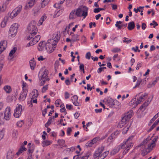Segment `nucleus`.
I'll return each mask as SVG.
<instances>
[{"instance_id":"f257e3e1","label":"nucleus","mask_w":159,"mask_h":159,"mask_svg":"<svg viewBox=\"0 0 159 159\" xmlns=\"http://www.w3.org/2000/svg\"><path fill=\"white\" fill-rule=\"evenodd\" d=\"M156 140V139H154L152 140V142H151L149 138H148L143 141L139 146H142L143 148L146 150H152L155 146V145L154 143Z\"/></svg>"},{"instance_id":"f03ea898","label":"nucleus","mask_w":159,"mask_h":159,"mask_svg":"<svg viewBox=\"0 0 159 159\" xmlns=\"http://www.w3.org/2000/svg\"><path fill=\"white\" fill-rule=\"evenodd\" d=\"M36 23L33 21H31L28 25V30L29 33L30 34L28 37L27 39L30 40L34 36L37 32V29L36 26Z\"/></svg>"},{"instance_id":"7ed1b4c3","label":"nucleus","mask_w":159,"mask_h":159,"mask_svg":"<svg viewBox=\"0 0 159 159\" xmlns=\"http://www.w3.org/2000/svg\"><path fill=\"white\" fill-rule=\"evenodd\" d=\"M88 8L86 6H81L76 10L75 14L78 17L83 16L85 18L88 15Z\"/></svg>"},{"instance_id":"20e7f679","label":"nucleus","mask_w":159,"mask_h":159,"mask_svg":"<svg viewBox=\"0 0 159 159\" xmlns=\"http://www.w3.org/2000/svg\"><path fill=\"white\" fill-rule=\"evenodd\" d=\"M133 138V137H129L125 143H124L123 144L120 145L122 149H124L125 148H128L127 149H125L124 151L123 152L124 154H125L128 151L129 148L133 147V144L131 142Z\"/></svg>"},{"instance_id":"39448f33","label":"nucleus","mask_w":159,"mask_h":159,"mask_svg":"<svg viewBox=\"0 0 159 159\" xmlns=\"http://www.w3.org/2000/svg\"><path fill=\"white\" fill-rule=\"evenodd\" d=\"M56 44L53 42L52 39H49L45 44V48L49 52H52L55 49Z\"/></svg>"},{"instance_id":"423d86ee","label":"nucleus","mask_w":159,"mask_h":159,"mask_svg":"<svg viewBox=\"0 0 159 159\" xmlns=\"http://www.w3.org/2000/svg\"><path fill=\"white\" fill-rule=\"evenodd\" d=\"M18 26V24L15 23L13 24L10 28V34H11L12 37H14L16 35L17 32Z\"/></svg>"},{"instance_id":"0eeeda50","label":"nucleus","mask_w":159,"mask_h":159,"mask_svg":"<svg viewBox=\"0 0 159 159\" xmlns=\"http://www.w3.org/2000/svg\"><path fill=\"white\" fill-rule=\"evenodd\" d=\"M22 110V106L21 105L19 104L15 109L14 114V116L16 118H19L20 116Z\"/></svg>"},{"instance_id":"6e6552de","label":"nucleus","mask_w":159,"mask_h":159,"mask_svg":"<svg viewBox=\"0 0 159 159\" xmlns=\"http://www.w3.org/2000/svg\"><path fill=\"white\" fill-rule=\"evenodd\" d=\"M11 117V109L9 107H7L4 112V118L6 120H9Z\"/></svg>"},{"instance_id":"1a4fd4ad","label":"nucleus","mask_w":159,"mask_h":159,"mask_svg":"<svg viewBox=\"0 0 159 159\" xmlns=\"http://www.w3.org/2000/svg\"><path fill=\"white\" fill-rule=\"evenodd\" d=\"M32 93L33 94L30 101L32 103H37V101L36 98L38 97L39 95L38 91L36 89H34L32 92Z\"/></svg>"},{"instance_id":"9d476101","label":"nucleus","mask_w":159,"mask_h":159,"mask_svg":"<svg viewBox=\"0 0 159 159\" xmlns=\"http://www.w3.org/2000/svg\"><path fill=\"white\" fill-rule=\"evenodd\" d=\"M104 148L103 146H101V147L98 148L93 154L94 158H96L98 157H99V158H100L101 154L103 151Z\"/></svg>"},{"instance_id":"9b49d317","label":"nucleus","mask_w":159,"mask_h":159,"mask_svg":"<svg viewBox=\"0 0 159 159\" xmlns=\"http://www.w3.org/2000/svg\"><path fill=\"white\" fill-rule=\"evenodd\" d=\"M60 38V32H57L54 33L52 37V39L53 40V42L55 43L56 44L58 41L59 40Z\"/></svg>"},{"instance_id":"f8f14e48","label":"nucleus","mask_w":159,"mask_h":159,"mask_svg":"<svg viewBox=\"0 0 159 159\" xmlns=\"http://www.w3.org/2000/svg\"><path fill=\"white\" fill-rule=\"evenodd\" d=\"M27 93V90L26 89H23V92L20 93L19 98L20 101H23L25 98Z\"/></svg>"},{"instance_id":"ddd939ff","label":"nucleus","mask_w":159,"mask_h":159,"mask_svg":"<svg viewBox=\"0 0 159 159\" xmlns=\"http://www.w3.org/2000/svg\"><path fill=\"white\" fill-rule=\"evenodd\" d=\"M48 70H45L43 72L41 76L39 77V80H45L48 81L49 79L48 78Z\"/></svg>"},{"instance_id":"4468645a","label":"nucleus","mask_w":159,"mask_h":159,"mask_svg":"<svg viewBox=\"0 0 159 159\" xmlns=\"http://www.w3.org/2000/svg\"><path fill=\"white\" fill-rule=\"evenodd\" d=\"M7 42L5 41H1L0 43V54L4 51L7 47Z\"/></svg>"},{"instance_id":"2eb2a0df","label":"nucleus","mask_w":159,"mask_h":159,"mask_svg":"<svg viewBox=\"0 0 159 159\" xmlns=\"http://www.w3.org/2000/svg\"><path fill=\"white\" fill-rule=\"evenodd\" d=\"M128 121V120L123 117L121 121L118 124V127L119 128H121L122 127L124 126Z\"/></svg>"},{"instance_id":"dca6fc26","label":"nucleus","mask_w":159,"mask_h":159,"mask_svg":"<svg viewBox=\"0 0 159 159\" xmlns=\"http://www.w3.org/2000/svg\"><path fill=\"white\" fill-rule=\"evenodd\" d=\"M35 3V0H30L26 4L25 7L26 9H29Z\"/></svg>"},{"instance_id":"f3484780","label":"nucleus","mask_w":159,"mask_h":159,"mask_svg":"<svg viewBox=\"0 0 159 159\" xmlns=\"http://www.w3.org/2000/svg\"><path fill=\"white\" fill-rule=\"evenodd\" d=\"M133 114V111L131 110L128 112L123 117L129 121V119L131 117Z\"/></svg>"},{"instance_id":"a211bd4d","label":"nucleus","mask_w":159,"mask_h":159,"mask_svg":"<svg viewBox=\"0 0 159 159\" xmlns=\"http://www.w3.org/2000/svg\"><path fill=\"white\" fill-rule=\"evenodd\" d=\"M45 43L44 41L41 42L39 44V46L38 47V49L39 51H42L44 48L45 46Z\"/></svg>"},{"instance_id":"6ab92c4d","label":"nucleus","mask_w":159,"mask_h":159,"mask_svg":"<svg viewBox=\"0 0 159 159\" xmlns=\"http://www.w3.org/2000/svg\"><path fill=\"white\" fill-rule=\"evenodd\" d=\"M121 148V147L120 146H119L116 147L114 149H113L110 152V154L111 155H114L117 153L120 149Z\"/></svg>"},{"instance_id":"aec40b11","label":"nucleus","mask_w":159,"mask_h":159,"mask_svg":"<svg viewBox=\"0 0 159 159\" xmlns=\"http://www.w3.org/2000/svg\"><path fill=\"white\" fill-rule=\"evenodd\" d=\"M75 12L76 11L75 10H72L69 16V19H74L76 18V15L75 14Z\"/></svg>"},{"instance_id":"412c9836","label":"nucleus","mask_w":159,"mask_h":159,"mask_svg":"<svg viewBox=\"0 0 159 159\" xmlns=\"http://www.w3.org/2000/svg\"><path fill=\"white\" fill-rule=\"evenodd\" d=\"M14 156V153L11 151H8L7 154V159H12Z\"/></svg>"},{"instance_id":"4be33fe9","label":"nucleus","mask_w":159,"mask_h":159,"mask_svg":"<svg viewBox=\"0 0 159 159\" xmlns=\"http://www.w3.org/2000/svg\"><path fill=\"white\" fill-rule=\"evenodd\" d=\"M40 38V36L39 35H37L31 41L34 45L39 41Z\"/></svg>"},{"instance_id":"5701e85b","label":"nucleus","mask_w":159,"mask_h":159,"mask_svg":"<svg viewBox=\"0 0 159 159\" xmlns=\"http://www.w3.org/2000/svg\"><path fill=\"white\" fill-rule=\"evenodd\" d=\"M8 20V18L7 17H4L3 20L1 24V26L2 28H4L6 26L7 22Z\"/></svg>"},{"instance_id":"b1692460","label":"nucleus","mask_w":159,"mask_h":159,"mask_svg":"<svg viewBox=\"0 0 159 159\" xmlns=\"http://www.w3.org/2000/svg\"><path fill=\"white\" fill-rule=\"evenodd\" d=\"M107 104L110 107H112L114 105V103L113 99L111 98H109L107 101Z\"/></svg>"},{"instance_id":"393cba45","label":"nucleus","mask_w":159,"mask_h":159,"mask_svg":"<svg viewBox=\"0 0 159 159\" xmlns=\"http://www.w3.org/2000/svg\"><path fill=\"white\" fill-rule=\"evenodd\" d=\"M134 23L133 21L131 22L128 24V28L129 30H132L135 27Z\"/></svg>"},{"instance_id":"a878e982","label":"nucleus","mask_w":159,"mask_h":159,"mask_svg":"<svg viewBox=\"0 0 159 159\" xmlns=\"http://www.w3.org/2000/svg\"><path fill=\"white\" fill-rule=\"evenodd\" d=\"M29 63L31 69L34 70L36 65L35 62L34 60L32 59L30 60Z\"/></svg>"},{"instance_id":"bb28decb","label":"nucleus","mask_w":159,"mask_h":159,"mask_svg":"<svg viewBox=\"0 0 159 159\" xmlns=\"http://www.w3.org/2000/svg\"><path fill=\"white\" fill-rule=\"evenodd\" d=\"M50 0H43L41 4V7L42 8L45 7L49 3Z\"/></svg>"},{"instance_id":"cd10ccee","label":"nucleus","mask_w":159,"mask_h":159,"mask_svg":"<svg viewBox=\"0 0 159 159\" xmlns=\"http://www.w3.org/2000/svg\"><path fill=\"white\" fill-rule=\"evenodd\" d=\"M46 18L47 16H46V15H44L43 16L39 21L38 24V25H42L43 22L46 19Z\"/></svg>"},{"instance_id":"c85d7f7f","label":"nucleus","mask_w":159,"mask_h":159,"mask_svg":"<svg viewBox=\"0 0 159 159\" xmlns=\"http://www.w3.org/2000/svg\"><path fill=\"white\" fill-rule=\"evenodd\" d=\"M26 148L24 146L22 145L21 147L19 149L18 152L16 153V154L18 155L21 153L23 151H26Z\"/></svg>"},{"instance_id":"c756f323","label":"nucleus","mask_w":159,"mask_h":159,"mask_svg":"<svg viewBox=\"0 0 159 159\" xmlns=\"http://www.w3.org/2000/svg\"><path fill=\"white\" fill-rule=\"evenodd\" d=\"M22 8V6L21 5H19L18 7L15 8L14 10L16 12L17 14L18 15L19 14L21 11Z\"/></svg>"},{"instance_id":"7c9ffc66","label":"nucleus","mask_w":159,"mask_h":159,"mask_svg":"<svg viewBox=\"0 0 159 159\" xmlns=\"http://www.w3.org/2000/svg\"><path fill=\"white\" fill-rule=\"evenodd\" d=\"M8 14L9 15L10 17L11 18H13L18 15L16 12L14 10L10 13V14L8 13Z\"/></svg>"},{"instance_id":"2f4dec72","label":"nucleus","mask_w":159,"mask_h":159,"mask_svg":"<svg viewBox=\"0 0 159 159\" xmlns=\"http://www.w3.org/2000/svg\"><path fill=\"white\" fill-rule=\"evenodd\" d=\"M150 101H147V102H144L140 107V110H142L143 108H145L146 107H147L150 103Z\"/></svg>"},{"instance_id":"473e14b6","label":"nucleus","mask_w":159,"mask_h":159,"mask_svg":"<svg viewBox=\"0 0 159 159\" xmlns=\"http://www.w3.org/2000/svg\"><path fill=\"white\" fill-rule=\"evenodd\" d=\"M71 34H72V38H71V41L73 42L76 41L77 40L78 35L77 34H75L73 33Z\"/></svg>"},{"instance_id":"72a5a7b5","label":"nucleus","mask_w":159,"mask_h":159,"mask_svg":"<svg viewBox=\"0 0 159 159\" xmlns=\"http://www.w3.org/2000/svg\"><path fill=\"white\" fill-rule=\"evenodd\" d=\"M73 98H74L75 100H76V101L73 102V104L75 106H79V103L77 102L78 98V97L76 95H74L73 97Z\"/></svg>"},{"instance_id":"f704fd0d","label":"nucleus","mask_w":159,"mask_h":159,"mask_svg":"<svg viewBox=\"0 0 159 159\" xmlns=\"http://www.w3.org/2000/svg\"><path fill=\"white\" fill-rule=\"evenodd\" d=\"M4 89L7 93H10L11 91V89L10 86H5L4 88Z\"/></svg>"},{"instance_id":"c9c22d12","label":"nucleus","mask_w":159,"mask_h":159,"mask_svg":"<svg viewBox=\"0 0 159 159\" xmlns=\"http://www.w3.org/2000/svg\"><path fill=\"white\" fill-rule=\"evenodd\" d=\"M109 153V151H106L103 153L102 154H101L100 156V158L102 159H104L108 154Z\"/></svg>"},{"instance_id":"e433bc0d","label":"nucleus","mask_w":159,"mask_h":159,"mask_svg":"<svg viewBox=\"0 0 159 159\" xmlns=\"http://www.w3.org/2000/svg\"><path fill=\"white\" fill-rule=\"evenodd\" d=\"M51 143L49 141H44L42 142L43 146V147L48 146L50 145Z\"/></svg>"},{"instance_id":"4c0bfd02","label":"nucleus","mask_w":159,"mask_h":159,"mask_svg":"<svg viewBox=\"0 0 159 159\" xmlns=\"http://www.w3.org/2000/svg\"><path fill=\"white\" fill-rule=\"evenodd\" d=\"M5 130L4 129H2L0 131V140H1L3 138Z\"/></svg>"},{"instance_id":"58836bf2","label":"nucleus","mask_w":159,"mask_h":159,"mask_svg":"<svg viewBox=\"0 0 159 159\" xmlns=\"http://www.w3.org/2000/svg\"><path fill=\"white\" fill-rule=\"evenodd\" d=\"M17 50V48L16 47H14L13 48V49L10 52L9 56L10 57H11L14 54V53L16 52Z\"/></svg>"},{"instance_id":"ea45409f","label":"nucleus","mask_w":159,"mask_h":159,"mask_svg":"<svg viewBox=\"0 0 159 159\" xmlns=\"http://www.w3.org/2000/svg\"><path fill=\"white\" fill-rule=\"evenodd\" d=\"M159 122V120H157L153 124V125L151 127L150 129H149V131H150L152 130L153 129L154 127L156 126L158 124V123Z\"/></svg>"},{"instance_id":"a19ab883","label":"nucleus","mask_w":159,"mask_h":159,"mask_svg":"<svg viewBox=\"0 0 159 159\" xmlns=\"http://www.w3.org/2000/svg\"><path fill=\"white\" fill-rule=\"evenodd\" d=\"M52 118L50 117L48 120V121L45 124V126L46 127H48L50 125L52 122Z\"/></svg>"},{"instance_id":"79ce46f5","label":"nucleus","mask_w":159,"mask_h":159,"mask_svg":"<svg viewBox=\"0 0 159 159\" xmlns=\"http://www.w3.org/2000/svg\"><path fill=\"white\" fill-rule=\"evenodd\" d=\"M129 126L127 125L126 127H125L123 129L122 133L123 134H125L128 131V130L129 128Z\"/></svg>"},{"instance_id":"37998d69","label":"nucleus","mask_w":159,"mask_h":159,"mask_svg":"<svg viewBox=\"0 0 159 159\" xmlns=\"http://www.w3.org/2000/svg\"><path fill=\"white\" fill-rule=\"evenodd\" d=\"M94 144H93V143L92 142V141H89L86 144V146L87 147H91L92 145Z\"/></svg>"},{"instance_id":"c03bdc74","label":"nucleus","mask_w":159,"mask_h":159,"mask_svg":"<svg viewBox=\"0 0 159 159\" xmlns=\"http://www.w3.org/2000/svg\"><path fill=\"white\" fill-rule=\"evenodd\" d=\"M34 149V146L32 145L31 146H29L28 149V152L29 153H32L33 152Z\"/></svg>"},{"instance_id":"a18cd8bd","label":"nucleus","mask_w":159,"mask_h":159,"mask_svg":"<svg viewBox=\"0 0 159 159\" xmlns=\"http://www.w3.org/2000/svg\"><path fill=\"white\" fill-rule=\"evenodd\" d=\"M120 51V49L119 48H113L112 50L111 51L113 53H116L118 52H119Z\"/></svg>"},{"instance_id":"49530a36","label":"nucleus","mask_w":159,"mask_h":159,"mask_svg":"<svg viewBox=\"0 0 159 159\" xmlns=\"http://www.w3.org/2000/svg\"><path fill=\"white\" fill-rule=\"evenodd\" d=\"M79 64H80V70L83 71L84 73V66L83 64H80L79 62L78 63Z\"/></svg>"},{"instance_id":"de8ad7c7","label":"nucleus","mask_w":159,"mask_h":159,"mask_svg":"<svg viewBox=\"0 0 159 159\" xmlns=\"http://www.w3.org/2000/svg\"><path fill=\"white\" fill-rule=\"evenodd\" d=\"M48 85H46L44 86L42 89V93L45 92L46 90L48 89Z\"/></svg>"},{"instance_id":"09e8293b","label":"nucleus","mask_w":159,"mask_h":159,"mask_svg":"<svg viewBox=\"0 0 159 159\" xmlns=\"http://www.w3.org/2000/svg\"><path fill=\"white\" fill-rule=\"evenodd\" d=\"M40 82L39 83V85L40 86H42L44 84L46 80H39Z\"/></svg>"},{"instance_id":"8fccbe9b","label":"nucleus","mask_w":159,"mask_h":159,"mask_svg":"<svg viewBox=\"0 0 159 159\" xmlns=\"http://www.w3.org/2000/svg\"><path fill=\"white\" fill-rule=\"evenodd\" d=\"M91 57V55L90 52H87L85 56L86 58L87 59H89Z\"/></svg>"},{"instance_id":"3c124183","label":"nucleus","mask_w":159,"mask_h":159,"mask_svg":"<svg viewBox=\"0 0 159 159\" xmlns=\"http://www.w3.org/2000/svg\"><path fill=\"white\" fill-rule=\"evenodd\" d=\"M24 122H23V121L21 120L20 121H18L17 123V126L21 127L22 125L23 124Z\"/></svg>"},{"instance_id":"603ef678","label":"nucleus","mask_w":159,"mask_h":159,"mask_svg":"<svg viewBox=\"0 0 159 159\" xmlns=\"http://www.w3.org/2000/svg\"><path fill=\"white\" fill-rule=\"evenodd\" d=\"M106 67H100L99 68L98 70V73H100L104 69H106Z\"/></svg>"},{"instance_id":"864d4df0","label":"nucleus","mask_w":159,"mask_h":159,"mask_svg":"<svg viewBox=\"0 0 159 159\" xmlns=\"http://www.w3.org/2000/svg\"><path fill=\"white\" fill-rule=\"evenodd\" d=\"M72 131V129L71 128L69 127L67 128V133L68 135H70V133Z\"/></svg>"},{"instance_id":"5fc2aeb1","label":"nucleus","mask_w":159,"mask_h":159,"mask_svg":"<svg viewBox=\"0 0 159 159\" xmlns=\"http://www.w3.org/2000/svg\"><path fill=\"white\" fill-rule=\"evenodd\" d=\"M147 94L146 93H145L144 95L143 96H141L139 98L142 101L143 100H144L145 98L147 96Z\"/></svg>"},{"instance_id":"6e6d98bb","label":"nucleus","mask_w":159,"mask_h":159,"mask_svg":"<svg viewBox=\"0 0 159 159\" xmlns=\"http://www.w3.org/2000/svg\"><path fill=\"white\" fill-rule=\"evenodd\" d=\"M113 139V137L112 136V135H111V136H110L107 139V141L108 142L111 143V141Z\"/></svg>"},{"instance_id":"4d7b16f0","label":"nucleus","mask_w":159,"mask_h":159,"mask_svg":"<svg viewBox=\"0 0 159 159\" xmlns=\"http://www.w3.org/2000/svg\"><path fill=\"white\" fill-rule=\"evenodd\" d=\"M98 139V137H96L93 139L91 141L93 143V144H95L97 142Z\"/></svg>"},{"instance_id":"13d9d810","label":"nucleus","mask_w":159,"mask_h":159,"mask_svg":"<svg viewBox=\"0 0 159 159\" xmlns=\"http://www.w3.org/2000/svg\"><path fill=\"white\" fill-rule=\"evenodd\" d=\"M141 82V80H138L137 81V83L136 84L134 88H135L138 86L139 84H140V83Z\"/></svg>"},{"instance_id":"bf43d9fd","label":"nucleus","mask_w":159,"mask_h":159,"mask_svg":"<svg viewBox=\"0 0 159 159\" xmlns=\"http://www.w3.org/2000/svg\"><path fill=\"white\" fill-rule=\"evenodd\" d=\"M75 148L71 147L70 148H68L66 149V151L70 152V151H73L75 150Z\"/></svg>"},{"instance_id":"052dcab7","label":"nucleus","mask_w":159,"mask_h":159,"mask_svg":"<svg viewBox=\"0 0 159 159\" xmlns=\"http://www.w3.org/2000/svg\"><path fill=\"white\" fill-rule=\"evenodd\" d=\"M123 25H119L117 23H116V24H115L116 26L118 27V29H121Z\"/></svg>"},{"instance_id":"680f3d73","label":"nucleus","mask_w":159,"mask_h":159,"mask_svg":"<svg viewBox=\"0 0 159 159\" xmlns=\"http://www.w3.org/2000/svg\"><path fill=\"white\" fill-rule=\"evenodd\" d=\"M106 21H107L106 22V24L107 25H109L110 24V21H111V20L110 18L109 17H108L106 18Z\"/></svg>"},{"instance_id":"e2e57ef3","label":"nucleus","mask_w":159,"mask_h":159,"mask_svg":"<svg viewBox=\"0 0 159 159\" xmlns=\"http://www.w3.org/2000/svg\"><path fill=\"white\" fill-rule=\"evenodd\" d=\"M65 98L67 99L69 97V94L67 92H66L65 93Z\"/></svg>"},{"instance_id":"0e129e2a","label":"nucleus","mask_w":159,"mask_h":159,"mask_svg":"<svg viewBox=\"0 0 159 159\" xmlns=\"http://www.w3.org/2000/svg\"><path fill=\"white\" fill-rule=\"evenodd\" d=\"M142 100L139 98L137 99V101L136 102V105H138V104H139L141 102Z\"/></svg>"},{"instance_id":"69168bd1","label":"nucleus","mask_w":159,"mask_h":159,"mask_svg":"<svg viewBox=\"0 0 159 159\" xmlns=\"http://www.w3.org/2000/svg\"><path fill=\"white\" fill-rule=\"evenodd\" d=\"M146 27V25L145 23H143L142 25V28L143 30H144L145 29Z\"/></svg>"},{"instance_id":"338daca9","label":"nucleus","mask_w":159,"mask_h":159,"mask_svg":"<svg viewBox=\"0 0 159 159\" xmlns=\"http://www.w3.org/2000/svg\"><path fill=\"white\" fill-rule=\"evenodd\" d=\"M65 82L66 84L67 85H70V80L69 79L66 80L65 81Z\"/></svg>"},{"instance_id":"774afa93","label":"nucleus","mask_w":159,"mask_h":159,"mask_svg":"<svg viewBox=\"0 0 159 159\" xmlns=\"http://www.w3.org/2000/svg\"><path fill=\"white\" fill-rule=\"evenodd\" d=\"M34 16H36L37 15L39 10L38 9H34Z\"/></svg>"}]
</instances>
